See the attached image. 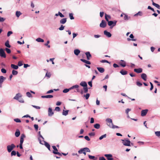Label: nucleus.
<instances>
[{
	"label": "nucleus",
	"instance_id": "f257e3e1",
	"mask_svg": "<svg viewBox=\"0 0 160 160\" xmlns=\"http://www.w3.org/2000/svg\"><path fill=\"white\" fill-rule=\"evenodd\" d=\"M90 150L88 148H81L79 150L78 152L80 154L82 153L84 154L85 155H86V152H90Z\"/></svg>",
	"mask_w": 160,
	"mask_h": 160
},
{
	"label": "nucleus",
	"instance_id": "473e14b6",
	"mask_svg": "<svg viewBox=\"0 0 160 160\" xmlns=\"http://www.w3.org/2000/svg\"><path fill=\"white\" fill-rule=\"evenodd\" d=\"M11 67L12 68L14 69H17L18 68V66L15 65L13 64H11Z\"/></svg>",
	"mask_w": 160,
	"mask_h": 160
},
{
	"label": "nucleus",
	"instance_id": "e2e57ef3",
	"mask_svg": "<svg viewBox=\"0 0 160 160\" xmlns=\"http://www.w3.org/2000/svg\"><path fill=\"white\" fill-rule=\"evenodd\" d=\"M1 71L2 73H5L7 72L6 70L4 68H2Z\"/></svg>",
	"mask_w": 160,
	"mask_h": 160
},
{
	"label": "nucleus",
	"instance_id": "f3484780",
	"mask_svg": "<svg viewBox=\"0 0 160 160\" xmlns=\"http://www.w3.org/2000/svg\"><path fill=\"white\" fill-rule=\"evenodd\" d=\"M80 85L81 86L84 87V88L87 87V84L86 82L84 81H82L81 82Z\"/></svg>",
	"mask_w": 160,
	"mask_h": 160
},
{
	"label": "nucleus",
	"instance_id": "c85d7f7f",
	"mask_svg": "<svg viewBox=\"0 0 160 160\" xmlns=\"http://www.w3.org/2000/svg\"><path fill=\"white\" fill-rule=\"evenodd\" d=\"M22 14V13L20 11H17L16 12V16L17 18H19Z\"/></svg>",
	"mask_w": 160,
	"mask_h": 160
},
{
	"label": "nucleus",
	"instance_id": "774afa93",
	"mask_svg": "<svg viewBox=\"0 0 160 160\" xmlns=\"http://www.w3.org/2000/svg\"><path fill=\"white\" fill-rule=\"evenodd\" d=\"M84 138L86 140L88 141H89L90 140L89 137L87 136H85Z\"/></svg>",
	"mask_w": 160,
	"mask_h": 160
},
{
	"label": "nucleus",
	"instance_id": "0e129e2a",
	"mask_svg": "<svg viewBox=\"0 0 160 160\" xmlns=\"http://www.w3.org/2000/svg\"><path fill=\"white\" fill-rule=\"evenodd\" d=\"M55 110L58 112H59L60 110V108L58 107H56L55 108Z\"/></svg>",
	"mask_w": 160,
	"mask_h": 160
},
{
	"label": "nucleus",
	"instance_id": "052dcab7",
	"mask_svg": "<svg viewBox=\"0 0 160 160\" xmlns=\"http://www.w3.org/2000/svg\"><path fill=\"white\" fill-rule=\"evenodd\" d=\"M88 135L90 136H94L95 135L94 132H90L88 134Z\"/></svg>",
	"mask_w": 160,
	"mask_h": 160
},
{
	"label": "nucleus",
	"instance_id": "6ab92c4d",
	"mask_svg": "<svg viewBox=\"0 0 160 160\" xmlns=\"http://www.w3.org/2000/svg\"><path fill=\"white\" fill-rule=\"evenodd\" d=\"M129 37L131 38H132V39H131L129 38H128L127 39L128 41H130V40H132L133 41H136V39H133V38L134 37L133 35L132 34H131L129 36Z\"/></svg>",
	"mask_w": 160,
	"mask_h": 160
},
{
	"label": "nucleus",
	"instance_id": "5701e85b",
	"mask_svg": "<svg viewBox=\"0 0 160 160\" xmlns=\"http://www.w3.org/2000/svg\"><path fill=\"white\" fill-rule=\"evenodd\" d=\"M53 96L52 95H47L45 96H42L41 98H52Z\"/></svg>",
	"mask_w": 160,
	"mask_h": 160
},
{
	"label": "nucleus",
	"instance_id": "3c124183",
	"mask_svg": "<svg viewBox=\"0 0 160 160\" xmlns=\"http://www.w3.org/2000/svg\"><path fill=\"white\" fill-rule=\"evenodd\" d=\"M83 90L84 93H87L88 91V89L87 87L83 88Z\"/></svg>",
	"mask_w": 160,
	"mask_h": 160
},
{
	"label": "nucleus",
	"instance_id": "680f3d73",
	"mask_svg": "<svg viewBox=\"0 0 160 160\" xmlns=\"http://www.w3.org/2000/svg\"><path fill=\"white\" fill-rule=\"evenodd\" d=\"M64 27L62 25H61V27L59 28V29L60 30L62 31L64 29Z\"/></svg>",
	"mask_w": 160,
	"mask_h": 160
},
{
	"label": "nucleus",
	"instance_id": "1a4fd4ad",
	"mask_svg": "<svg viewBox=\"0 0 160 160\" xmlns=\"http://www.w3.org/2000/svg\"><path fill=\"white\" fill-rule=\"evenodd\" d=\"M104 156L107 158L108 160H112L113 158H112V156L111 154H105Z\"/></svg>",
	"mask_w": 160,
	"mask_h": 160
},
{
	"label": "nucleus",
	"instance_id": "13d9d810",
	"mask_svg": "<svg viewBox=\"0 0 160 160\" xmlns=\"http://www.w3.org/2000/svg\"><path fill=\"white\" fill-rule=\"evenodd\" d=\"M88 156L89 158L91 159H93L95 158L94 156H91L89 155Z\"/></svg>",
	"mask_w": 160,
	"mask_h": 160
},
{
	"label": "nucleus",
	"instance_id": "5fc2aeb1",
	"mask_svg": "<svg viewBox=\"0 0 160 160\" xmlns=\"http://www.w3.org/2000/svg\"><path fill=\"white\" fill-rule=\"evenodd\" d=\"M136 84L137 86L139 87H140L142 85V84L139 82H137Z\"/></svg>",
	"mask_w": 160,
	"mask_h": 160
},
{
	"label": "nucleus",
	"instance_id": "4468645a",
	"mask_svg": "<svg viewBox=\"0 0 160 160\" xmlns=\"http://www.w3.org/2000/svg\"><path fill=\"white\" fill-rule=\"evenodd\" d=\"M134 71L137 73H140L142 72V68H138L134 69Z\"/></svg>",
	"mask_w": 160,
	"mask_h": 160
},
{
	"label": "nucleus",
	"instance_id": "39448f33",
	"mask_svg": "<svg viewBox=\"0 0 160 160\" xmlns=\"http://www.w3.org/2000/svg\"><path fill=\"white\" fill-rule=\"evenodd\" d=\"M52 148L54 150L52 152L54 154L61 156V154L58 152V150L55 146H52Z\"/></svg>",
	"mask_w": 160,
	"mask_h": 160
},
{
	"label": "nucleus",
	"instance_id": "0eeeda50",
	"mask_svg": "<svg viewBox=\"0 0 160 160\" xmlns=\"http://www.w3.org/2000/svg\"><path fill=\"white\" fill-rule=\"evenodd\" d=\"M107 26V22L104 20H102L100 24V27L102 28H105Z\"/></svg>",
	"mask_w": 160,
	"mask_h": 160
},
{
	"label": "nucleus",
	"instance_id": "ea45409f",
	"mask_svg": "<svg viewBox=\"0 0 160 160\" xmlns=\"http://www.w3.org/2000/svg\"><path fill=\"white\" fill-rule=\"evenodd\" d=\"M90 94L88 93H87L86 95H84L83 97L85 98L87 100L88 99L89 96Z\"/></svg>",
	"mask_w": 160,
	"mask_h": 160
},
{
	"label": "nucleus",
	"instance_id": "a878e982",
	"mask_svg": "<svg viewBox=\"0 0 160 160\" xmlns=\"http://www.w3.org/2000/svg\"><path fill=\"white\" fill-rule=\"evenodd\" d=\"M97 69L100 73H103L104 71V69L102 68L97 67Z\"/></svg>",
	"mask_w": 160,
	"mask_h": 160
},
{
	"label": "nucleus",
	"instance_id": "9d476101",
	"mask_svg": "<svg viewBox=\"0 0 160 160\" xmlns=\"http://www.w3.org/2000/svg\"><path fill=\"white\" fill-rule=\"evenodd\" d=\"M148 111V109L143 110L141 112V116H144L147 114Z\"/></svg>",
	"mask_w": 160,
	"mask_h": 160
},
{
	"label": "nucleus",
	"instance_id": "de8ad7c7",
	"mask_svg": "<svg viewBox=\"0 0 160 160\" xmlns=\"http://www.w3.org/2000/svg\"><path fill=\"white\" fill-rule=\"evenodd\" d=\"M70 90V89H69V88L68 89L66 88V89H64L63 90V93H67L68 92H69Z\"/></svg>",
	"mask_w": 160,
	"mask_h": 160
},
{
	"label": "nucleus",
	"instance_id": "aec40b11",
	"mask_svg": "<svg viewBox=\"0 0 160 160\" xmlns=\"http://www.w3.org/2000/svg\"><path fill=\"white\" fill-rule=\"evenodd\" d=\"M106 121L107 123H109V124H110L111 125H112V120L111 119L109 118H107Z\"/></svg>",
	"mask_w": 160,
	"mask_h": 160
},
{
	"label": "nucleus",
	"instance_id": "864d4df0",
	"mask_svg": "<svg viewBox=\"0 0 160 160\" xmlns=\"http://www.w3.org/2000/svg\"><path fill=\"white\" fill-rule=\"evenodd\" d=\"M5 20V18L0 17V22H2Z\"/></svg>",
	"mask_w": 160,
	"mask_h": 160
},
{
	"label": "nucleus",
	"instance_id": "603ef678",
	"mask_svg": "<svg viewBox=\"0 0 160 160\" xmlns=\"http://www.w3.org/2000/svg\"><path fill=\"white\" fill-rule=\"evenodd\" d=\"M16 154V152L15 151H12L11 153V156H15Z\"/></svg>",
	"mask_w": 160,
	"mask_h": 160
},
{
	"label": "nucleus",
	"instance_id": "49530a36",
	"mask_svg": "<svg viewBox=\"0 0 160 160\" xmlns=\"http://www.w3.org/2000/svg\"><path fill=\"white\" fill-rule=\"evenodd\" d=\"M26 95L27 97L29 98L32 97V94L29 92H26Z\"/></svg>",
	"mask_w": 160,
	"mask_h": 160
},
{
	"label": "nucleus",
	"instance_id": "dca6fc26",
	"mask_svg": "<svg viewBox=\"0 0 160 160\" xmlns=\"http://www.w3.org/2000/svg\"><path fill=\"white\" fill-rule=\"evenodd\" d=\"M43 141L44 143V145L45 146L48 148V149L50 151V145L47 142L45 141L44 140H43Z\"/></svg>",
	"mask_w": 160,
	"mask_h": 160
},
{
	"label": "nucleus",
	"instance_id": "6e6552de",
	"mask_svg": "<svg viewBox=\"0 0 160 160\" xmlns=\"http://www.w3.org/2000/svg\"><path fill=\"white\" fill-rule=\"evenodd\" d=\"M48 116L49 117L52 116L54 114V112L52 111L51 108H49L48 110Z\"/></svg>",
	"mask_w": 160,
	"mask_h": 160
},
{
	"label": "nucleus",
	"instance_id": "bb28decb",
	"mask_svg": "<svg viewBox=\"0 0 160 160\" xmlns=\"http://www.w3.org/2000/svg\"><path fill=\"white\" fill-rule=\"evenodd\" d=\"M6 78L3 76H0V83H2L6 79Z\"/></svg>",
	"mask_w": 160,
	"mask_h": 160
},
{
	"label": "nucleus",
	"instance_id": "7ed1b4c3",
	"mask_svg": "<svg viewBox=\"0 0 160 160\" xmlns=\"http://www.w3.org/2000/svg\"><path fill=\"white\" fill-rule=\"evenodd\" d=\"M16 147L15 145L13 144H12L10 145L7 146V149L8 152H10Z\"/></svg>",
	"mask_w": 160,
	"mask_h": 160
},
{
	"label": "nucleus",
	"instance_id": "2f4dec72",
	"mask_svg": "<svg viewBox=\"0 0 160 160\" xmlns=\"http://www.w3.org/2000/svg\"><path fill=\"white\" fill-rule=\"evenodd\" d=\"M152 4L153 6L156 7L158 9H160V6L159 4L153 2H152Z\"/></svg>",
	"mask_w": 160,
	"mask_h": 160
},
{
	"label": "nucleus",
	"instance_id": "58836bf2",
	"mask_svg": "<svg viewBox=\"0 0 160 160\" xmlns=\"http://www.w3.org/2000/svg\"><path fill=\"white\" fill-rule=\"evenodd\" d=\"M138 15H139L140 16H141L142 15V12L141 11H139L137 13L135 14H134V16H137Z\"/></svg>",
	"mask_w": 160,
	"mask_h": 160
},
{
	"label": "nucleus",
	"instance_id": "72a5a7b5",
	"mask_svg": "<svg viewBox=\"0 0 160 160\" xmlns=\"http://www.w3.org/2000/svg\"><path fill=\"white\" fill-rule=\"evenodd\" d=\"M94 127L95 128L98 129L100 128V125L98 123H96L94 125Z\"/></svg>",
	"mask_w": 160,
	"mask_h": 160
},
{
	"label": "nucleus",
	"instance_id": "b1692460",
	"mask_svg": "<svg viewBox=\"0 0 160 160\" xmlns=\"http://www.w3.org/2000/svg\"><path fill=\"white\" fill-rule=\"evenodd\" d=\"M80 52V50L78 49H75L74 51V54L77 56L78 55Z\"/></svg>",
	"mask_w": 160,
	"mask_h": 160
},
{
	"label": "nucleus",
	"instance_id": "4c0bfd02",
	"mask_svg": "<svg viewBox=\"0 0 160 160\" xmlns=\"http://www.w3.org/2000/svg\"><path fill=\"white\" fill-rule=\"evenodd\" d=\"M108 18H110L111 17L110 15H108L106 13L105 14V19L108 22L109 20L108 19Z\"/></svg>",
	"mask_w": 160,
	"mask_h": 160
},
{
	"label": "nucleus",
	"instance_id": "6e6d98bb",
	"mask_svg": "<svg viewBox=\"0 0 160 160\" xmlns=\"http://www.w3.org/2000/svg\"><path fill=\"white\" fill-rule=\"evenodd\" d=\"M34 127L36 130L37 131L38 129V125L37 124H34Z\"/></svg>",
	"mask_w": 160,
	"mask_h": 160
},
{
	"label": "nucleus",
	"instance_id": "7c9ffc66",
	"mask_svg": "<svg viewBox=\"0 0 160 160\" xmlns=\"http://www.w3.org/2000/svg\"><path fill=\"white\" fill-rule=\"evenodd\" d=\"M120 73L122 75H125L127 74V72L122 69L120 71Z\"/></svg>",
	"mask_w": 160,
	"mask_h": 160
},
{
	"label": "nucleus",
	"instance_id": "a18cd8bd",
	"mask_svg": "<svg viewBox=\"0 0 160 160\" xmlns=\"http://www.w3.org/2000/svg\"><path fill=\"white\" fill-rule=\"evenodd\" d=\"M121 61L123 62H124L123 63H121L120 64V65L123 67H125L126 66L125 62L123 60H121Z\"/></svg>",
	"mask_w": 160,
	"mask_h": 160
},
{
	"label": "nucleus",
	"instance_id": "f03ea898",
	"mask_svg": "<svg viewBox=\"0 0 160 160\" xmlns=\"http://www.w3.org/2000/svg\"><path fill=\"white\" fill-rule=\"evenodd\" d=\"M121 140L122 141V143L124 146H130L131 142L128 139H122Z\"/></svg>",
	"mask_w": 160,
	"mask_h": 160
},
{
	"label": "nucleus",
	"instance_id": "69168bd1",
	"mask_svg": "<svg viewBox=\"0 0 160 160\" xmlns=\"http://www.w3.org/2000/svg\"><path fill=\"white\" fill-rule=\"evenodd\" d=\"M32 107L37 109H40V107L39 106H36L33 105H32Z\"/></svg>",
	"mask_w": 160,
	"mask_h": 160
},
{
	"label": "nucleus",
	"instance_id": "09e8293b",
	"mask_svg": "<svg viewBox=\"0 0 160 160\" xmlns=\"http://www.w3.org/2000/svg\"><path fill=\"white\" fill-rule=\"evenodd\" d=\"M5 50H6L7 53H10L11 52V51L10 49L8 48H6L5 49Z\"/></svg>",
	"mask_w": 160,
	"mask_h": 160
},
{
	"label": "nucleus",
	"instance_id": "f704fd0d",
	"mask_svg": "<svg viewBox=\"0 0 160 160\" xmlns=\"http://www.w3.org/2000/svg\"><path fill=\"white\" fill-rule=\"evenodd\" d=\"M79 86L78 85H75L73 86H72L69 88V89H70L71 90L74 88H79Z\"/></svg>",
	"mask_w": 160,
	"mask_h": 160
},
{
	"label": "nucleus",
	"instance_id": "423d86ee",
	"mask_svg": "<svg viewBox=\"0 0 160 160\" xmlns=\"http://www.w3.org/2000/svg\"><path fill=\"white\" fill-rule=\"evenodd\" d=\"M108 25L110 26L112 25V27L115 26L116 25L117 23V21H108Z\"/></svg>",
	"mask_w": 160,
	"mask_h": 160
},
{
	"label": "nucleus",
	"instance_id": "393cba45",
	"mask_svg": "<svg viewBox=\"0 0 160 160\" xmlns=\"http://www.w3.org/2000/svg\"><path fill=\"white\" fill-rule=\"evenodd\" d=\"M20 134V132L19 130L17 129L16 130V131L15 132V136L16 137H18L19 136Z\"/></svg>",
	"mask_w": 160,
	"mask_h": 160
},
{
	"label": "nucleus",
	"instance_id": "a211bd4d",
	"mask_svg": "<svg viewBox=\"0 0 160 160\" xmlns=\"http://www.w3.org/2000/svg\"><path fill=\"white\" fill-rule=\"evenodd\" d=\"M141 78L144 81H146L147 76L145 73H142L141 75Z\"/></svg>",
	"mask_w": 160,
	"mask_h": 160
},
{
	"label": "nucleus",
	"instance_id": "e433bc0d",
	"mask_svg": "<svg viewBox=\"0 0 160 160\" xmlns=\"http://www.w3.org/2000/svg\"><path fill=\"white\" fill-rule=\"evenodd\" d=\"M5 46L8 48H10L11 47V46L9 44V41H7L5 44Z\"/></svg>",
	"mask_w": 160,
	"mask_h": 160
},
{
	"label": "nucleus",
	"instance_id": "4d7b16f0",
	"mask_svg": "<svg viewBox=\"0 0 160 160\" xmlns=\"http://www.w3.org/2000/svg\"><path fill=\"white\" fill-rule=\"evenodd\" d=\"M100 62L102 63L106 62L107 63H109V62L108 61L105 60H102Z\"/></svg>",
	"mask_w": 160,
	"mask_h": 160
},
{
	"label": "nucleus",
	"instance_id": "20e7f679",
	"mask_svg": "<svg viewBox=\"0 0 160 160\" xmlns=\"http://www.w3.org/2000/svg\"><path fill=\"white\" fill-rule=\"evenodd\" d=\"M0 56L4 58L6 57L4 50L2 48H0Z\"/></svg>",
	"mask_w": 160,
	"mask_h": 160
},
{
	"label": "nucleus",
	"instance_id": "8fccbe9b",
	"mask_svg": "<svg viewBox=\"0 0 160 160\" xmlns=\"http://www.w3.org/2000/svg\"><path fill=\"white\" fill-rule=\"evenodd\" d=\"M14 120L17 122H21V120L19 118H15L14 119Z\"/></svg>",
	"mask_w": 160,
	"mask_h": 160
},
{
	"label": "nucleus",
	"instance_id": "37998d69",
	"mask_svg": "<svg viewBox=\"0 0 160 160\" xmlns=\"http://www.w3.org/2000/svg\"><path fill=\"white\" fill-rule=\"evenodd\" d=\"M69 17L70 19L71 20L74 19V18L73 17V14L72 13H70L69 14Z\"/></svg>",
	"mask_w": 160,
	"mask_h": 160
},
{
	"label": "nucleus",
	"instance_id": "bf43d9fd",
	"mask_svg": "<svg viewBox=\"0 0 160 160\" xmlns=\"http://www.w3.org/2000/svg\"><path fill=\"white\" fill-rule=\"evenodd\" d=\"M12 33V32L11 31H8L7 33V36L9 37Z\"/></svg>",
	"mask_w": 160,
	"mask_h": 160
},
{
	"label": "nucleus",
	"instance_id": "4be33fe9",
	"mask_svg": "<svg viewBox=\"0 0 160 160\" xmlns=\"http://www.w3.org/2000/svg\"><path fill=\"white\" fill-rule=\"evenodd\" d=\"M80 60L81 61H82V62L87 64H88L90 65L91 64V63L90 61L87 60L85 59H80Z\"/></svg>",
	"mask_w": 160,
	"mask_h": 160
},
{
	"label": "nucleus",
	"instance_id": "c756f323",
	"mask_svg": "<svg viewBox=\"0 0 160 160\" xmlns=\"http://www.w3.org/2000/svg\"><path fill=\"white\" fill-rule=\"evenodd\" d=\"M69 111L68 110H63L62 114L64 116H66L68 114Z\"/></svg>",
	"mask_w": 160,
	"mask_h": 160
},
{
	"label": "nucleus",
	"instance_id": "2eb2a0df",
	"mask_svg": "<svg viewBox=\"0 0 160 160\" xmlns=\"http://www.w3.org/2000/svg\"><path fill=\"white\" fill-rule=\"evenodd\" d=\"M25 137V136L24 134H22L21 136L20 140V143L23 144L24 141V138Z\"/></svg>",
	"mask_w": 160,
	"mask_h": 160
},
{
	"label": "nucleus",
	"instance_id": "f8f14e48",
	"mask_svg": "<svg viewBox=\"0 0 160 160\" xmlns=\"http://www.w3.org/2000/svg\"><path fill=\"white\" fill-rule=\"evenodd\" d=\"M104 34L108 38L111 37L112 36L110 32H108L106 30H105L104 31Z\"/></svg>",
	"mask_w": 160,
	"mask_h": 160
},
{
	"label": "nucleus",
	"instance_id": "ddd939ff",
	"mask_svg": "<svg viewBox=\"0 0 160 160\" xmlns=\"http://www.w3.org/2000/svg\"><path fill=\"white\" fill-rule=\"evenodd\" d=\"M85 54L87 57V59L89 60L92 57L90 52H87L85 53Z\"/></svg>",
	"mask_w": 160,
	"mask_h": 160
},
{
	"label": "nucleus",
	"instance_id": "c9c22d12",
	"mask_svg": "<svg viewBox=\"0 0 160 160\" xmlns=\"http://www.w3.org/2000/svg\"><path fill=\"white\" fill-rule=\"evenodd\" d=\"M36 40L38 42H43L44 41L43 39L40 38H37Z\"/></svg>",
	"mask_w": 160,
	"mask_h": 160
},
{
	"label": "nucleus",
	"instance_id": "338daca9",
	"mask_svg": "<svg viewBox=\"0 0 160 160\" xmlns=\"http://www.w3.org/2000/svg\"><path fill=\"white\" fill-rule=\"evenodd\" d=\"M131 109H129V108H127L126 109V113L127 114H128V112L130 111H131Z\"/></svg>",
	"mask_w": 160,
	"mask_h": 160
},
{
	"label": "nucleus",
	"instance_id": "412c9836",
	"mask_svg": "<svg viewBox=\"0 0 160 160\" xmlns=\"http://www.w3.org/2000/svg\"><path fill=\"white\" fill-rule=\"evenodd\" d=\"M107 125L109 126V127L112 128H118L119 127L117 126H115L112 124V125H111L110 124H107Z\"/></svg>",
	"mask_w": 160,
	"mask_h": 160
},
{
	"label": "nucleus",
	"instance_id": "c03bdc74",
	"mask_svg": "<svg viewBox=\"0 0 160 160\" xmlns=\"http://www.w3.org/2000/svg\"><path fill=\"white\" fill-rule=\"evenodd\" d=\"M12 73L13 75H16L18 74V72L17 71H16L15 70H13L12 72Z\"/></svg>",
	"mask_w": 160,
	"mask_h": 160
},
{
	"label": "nucleus",
	"instance_id": "a19ab883",
	"mask_svg": "<svg viewBox=\"0 0 160 160\" xmlns=\"http://www.w3.org/2000/svg\"><path fill=\"white\" fill-rule=\"evenodd\" d=\"M155 135L158 137L160 138V131L155 132Z\"/></svg>",
	"mask_w": 160,
	"mask_h": 160
},
{
	"label": "nucleus",
	"instance_id": "cd10ccee",
	"mask_svg": "<svg viewBox=\"0 0 160 160\" xmlns=\"http://www.w3.org/2000/svg\"><path fill=\"white\" fill-rule=\"evenodd\" d=\"M67 21L66 18H64L61 19L60 21V23L61 24H64Z\"/></svg>",
	"mask_w": 160,
	"mask_h": 160
},
{
	"label": "nucleus",
	"instance_id": "79ce46f5",
	"mask_svg": "<svg viewBox=\"0 0 160 160\" xmlns=\"http://www.w3.org/2000/svg\"><path fill=\"white\" fill-rule=\"evenodd\" d=\"M106 136H107L106 134H104L102 135L101 136H100L99 138V139L100 140H101L104 138H106Z\"/></svg>",
	"mask_w": 160,
	"mask_h": 160
},
{
	"label": "nucleus",
	"instance_id": "9b49d317",
	"mask_svg": "<svg viewBox=\"0 0 160 160\" xmlns=\"http://www.w3.org/2000/svg\"><path fill=\"white\" fill-rule=\"evenodd\" d=\"M22 95L20 93H17L15 96L13 98V99L16 100H18L19 98H21Z\"/></svg>",
	"mask_w": 160,
	"mask_h": 160
}]
</instances>
